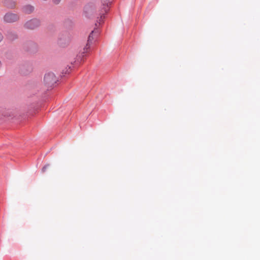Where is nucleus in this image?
<instances>
[{"label": "nucleus", "mask_w": 260, "mask_h": 260, "mask_svg": "<svg viewBox=\"0 0 260 260\" xmlns=\"http://www.w3.org/2000/svg\"><path fill=\"white\" fill-rule=\"evenodd\" d=\"M49 167V165H45L43 168H42V172H45L46 170L48 168V167Z\"/></svg>", "instance_id": "nucleus-8"}, {"label": "nucleus", "mask_w": 260, "mask_h": 260, "mask_svg": "<svg viewBox=\"0 0 260 260\" xmlns=\"http://www.w3.org/2000/svg\"><path fill=\"white\" fill-rule=\"evenodd\" d=\"M34 7L30 5L26 6L23 8V11L25 13H28V14L31 13L34 11Z\"/></svg>", "instance_id": "nucleus-4"}, {"label": "nucleus", "mask_w": 260, "mask_h": 260, "mask_svg": "<svg viewBox=\"0 0 260 260\" xmlns=\"http://www.w3.org/2000/svg\"><path fill=\"white\" fill-rule=\"evenodd\" d=\"M104 12H107L108 11V3H103Z\"/></svg>", "instance_id": "nucleus-7"}, {"label": "nucleus", "mask_w": 260, "mask_h": 260, "mask_svg": "<svg viewBox=\"0 0 260 260\" xmlns=\"http://www.w3.org/2000/svg\"><path fill=\"white\" fill-rule=\"evenodd\" d=\"M18 19V16L15 14L7 13L4 17V20L7 22H13Z\"/></svg>", "instance_id": "nucleus-3"}, {"label": "nucleus", "mask_w": 260, "mask_h": 260, "mask_svg": "<svg viewBox=\"0 0 260 260\" xmlns=\"http://www.w3.org/2000/svg\"><path fill=\"white\" fill-rule=\"evenodd\" d=\"M3 40V36L0 33V42Z\"/></svg>", "instance_id": "nucleus-10"}, {"label": "nucleus", "mask_w": 260, "mask_h": 260, "mask_svg": "<svg viewBox=\"0 0 260 260\" xmlns=\"http://www.w3.org/2000/svg\"><path fill=\"white\" fill-rule=\"evenodd\" d=\"M53 2L55 4H58L61 0H52Z\"/></svg>", "instance_id": "nucleus-9"}, {"label": "nucleus", "mask_w": 260, "mask_h": 260, "mask_svg": "<svg viewBox=\"0 0 260 260\" xmlns=\"http://www.w3.org/2000/svg\"><path fill=\"white\" fill-rule=\"evenodd\" d=\"M87 46H88V48H89V46H88V45L87 46L86 45V49H87ZM84 49H85V48Z\"/></svg>", "instance_id": "nucleus-11"}, {"label": "nucleus", "mask_w": 260, "mask_h": 260, "mask_svg": "<svg viewBox=\"0 0 260 260\" xmlns=\"http://www.w3.org/2000/svg\"><path fill=\"white\" fill-rule=\"evenodd\" d=\"M40 25V21L37 19H34L26 22L24 25V27L28 29H34Z\"/></svg>", "instance_id": "nucleus-2"}, {"label": "nucleus", "mask_w": 260, "mask_h": 260, "mask_svg": "<svg viewBox=\"0 0 260 260\" xmlns=\"http://www.w3.org/2000/svg\"><path fill=\"white\" fill-rule=\"evenodd\" d=\"M44 80L47 86L51 87L56 82L57 79L53 73H49L45 75Z\"/></svg>", "instance_id": "nucleus-1"}, {"label": "nucleus", "mask_w": 260, "mask_h": 260, "mask_svg": "<svg viewBox=\"0 0 260 260\" xmlns=\"http://www.w3.org/2000/svg\"><path fill=\"white\" fill-rule=\"evenodd\" d=\"M5 3V5L7 7H10V8H13L15 6V4L14 2H12L11 4H9V1H6Z\"/></svg>", "instance_id": "nucleus-5"}, {"label": "nucleus", "mask_w": 260, "mask_h": 260, "mask_svg": "<svg viewBox=\"0 0 260 260\" xmlns=\"http://www.w3.org/2000/svg\"><path fill=\"white\" fill-rule=\"evenodd\" d=\"M103 16H101V19H100V21H101V20L102 19Z\"/></svg>", "instance_id": "nucleus-12"}, {"label": "nucleus", "mask_w": 260, "mask_h": 260, "mask_svg": "<svg viewBox=\"0 0 260 260\" xmlns=\"http://www.w3.org/2000/svg\"><path fill=\"white\" fill-rule=\"evenodd\" d=\"M93 34V31H92L90 34L89 35V37H88V43L87 44V46L88 45V44H89L90 42H91L93 38H92V35Z\"/></svg>", "instance_id": "nucleus-6"}]
</instances>
